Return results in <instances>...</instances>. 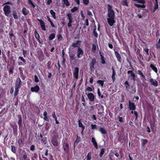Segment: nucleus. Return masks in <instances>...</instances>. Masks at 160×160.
<instances>
[{
  "label": "nucleus",
  "instance_id": "obj_51",
  "mask_svg": "<svg viewBox=\"0 0 160 160\" xmlns=\"http://www.w3.org/2000/svg\"><path fill=\"white\" fill-rule=\"evenodd\" d=\"M22 137H20L18 139V143L19 144V145L20 146L21 144L22 143Z\"/></svg>",
  "mask_w": 160,
  "mask_h": 160
},
{
  "label": "nucleus",
  "instance_id": "obj_55",
  "mask_svg": "<svg viewBox=\"0 0 160 160\" xmlns=\"http://www.w3.org/2000/svg\"><path fill=\"white\" fill-rule=\"evenodd\" d=\"M27 155L26 154H24L23 155V157L22 158L21 160H26L27 158Z\"/></svg>",
  "mask_w": 160,
  "mask_h": 160
},
{
  "label": "nucleus",
  "instance_id": "obj_58",
  "mask_svg": "<svg viewBox=\"0 0 160 160\" xmlns=\"http://www.w3.org/2000/svg\"><path fill=\"white\" fill-rule=\"evenodd\" d=\"M35 146L34 145H32L30 146V150L31 151H33L35 150Z\"/></svg>",
  "mask_w": 160,
  "mask_h": 160
},
{
  "label": "nucleus",
  "instance_id": "obj_30",
  "mask_svg": "<svg viewBox=\"0 0 160 160\" xmlns=\"http://www.w3.org/2000/svg\"><path fill=\"white\" fill-rule=\"evenodd\" d=\"M92 152H89L87 156H86V160H91L92 158Z\"/></svg>",
  "mask_w": 160,
  "mask_h": 160
},
{
  "label": "nucleus",
  "instance_id": "obj_37",
  "mask_svg": "<svg viewBox=\"0 0 160 160\" xmlns=\"http://www.w3.org/2000/svg\"><path fill=\"white\" fill-rule=\"evenodd\" d=\"M41 141L42 143L44 144H46L47 142V138L45 137L42 138L41 139Z\"/></svg>",
  "mask_w": 160,
  "mask_h": 160
},
{
  "label": "nucleus",
  "instance_id": "obj_28",
  "mask_svg": "<svg viewBox=\"0 0 160 160\" xmlns=\"http://www.w3.org/2000/svg\"><path fill=\"white\" fill-rule=\"evenodd\" d=\"M148 142V141L146 139H142L141 140L142 147H144Z\"/></svg>",
  "mask_w": 160,
  "mask_h": 160
},
{
  "label": "nucleus",
  "instance_id": "obj_21",
  "mask_svg": "<svg viewBox=\"0 0 160 160\" xmlns=\"http://www.w3.org/2000/svg\"><path fill=\"white\" fill-rule=\"evenodd\" d=\"M99 131L102 135H105L107 133V131L104 127H100Z\"/></svg>",
  "mask_w": 160,
  "mask_h": 160
},
{
  "label": "nucleus",
  "instance_id": "obj_14",
  "mask_svg": "<svg viewBox=\"0 0 160 160\" xmlns=\"http://www.w3.org/2000/svg\"><path fill=\"white\" fill-rule=\"evenodd\" d=\"M87 96L91 102H94L95 100V96L92 93H89L87 95Z\"/></svg>",
  "mask_w": 160,
  "mask_h": 160
},
{
  "label": "nucleus",
  "instance_id": "obj_6",
  "mask_svg": "<svg viewBox=\"0 0 160 160\" xmlns=\"http://www.w3.org/2000/svg\"><path fill=\"white\" fill-rule=\"evenodd\" d=\"M73 77L75 78L77 80L78 78L79 68L78 67H76L74 68L73 70Z\"/></svg>",
  "mask_w": 160,
  "mask_h": 160
},
{
  "label": "nucleus",
  "instance_id": "obj_54",
  "mask_svg": "<svg viewBox=\"0 0 160 160\" xmlns=\"http://www.w3.org/2000/svg\"><path fill=\"white\" fill-rule=\"evenodd\" d=\"M57 37L59 41L61 40L62 39V37L61 34H58L57 35Z\"/></svg>",
  "mask_w": 160,
  "mask_h": 160
},
{
  "label": "nucleus",
  "instance_id": "obj_16",
  "mask_svg": "<svg viewBox=\"0 0 160 160\" xmlns=\"http://www.w3.org/2000/svg\"><path fill=\"white\" fill-rule=\"evenodd\" d=\"M40 90V88L38 85L31 88V91L33 92H38Z\"/></svg>",
  "mask_w": 160,
  "mask_h": 160
},
{
  "label": "nucleus",
  "instance_id": "obj_36",
  "mask_svg": "<svg viewBox=\"0 0 160 160\" xmlns=\"http://www.w3.org/2000/svg\"><path fill=\"white\" fill-rule=\"evenodd\" d=\"M50 12L53 18L54 19H56V13L52 9L50 11Z\"/></svg>",
  "mask_w": 160,
  "mask_h": 160
},
{
  "label": "nucleus",
  "instance_id": "obj_2",
  "mask_svg": "<svg viewBox=\"0 0 160 160\" xmlns=\"http://www.w3.org/2000/svg\"><path fill=\"white\" fill-rule=\"evenodd\" d=\"M22 85V82L19 77H18L16 79L15 82V91L14 94L15 96H16L18 94L19 89Z\"/></svg>",
  "mask_w": 160,
  "mask_h": 160
},
{
  "label": "nucleus",
  "instance_id": "obj_23",
  "mask_svg": "<svg viewBox=\"0 0 160 160\" xmlns=\"http://www.w3.org/2000/svg\"><path fill=\"white\" fill-rule=\"evenodd\" d=\"M112 79L113 82L115 80L116 78L115 77V76L116 74V73L114 70V68L113 67H112Z\"/></svg>",
  "mask_w": 160,
  "mask_h": 160
},
{
  "label": "nucleus",
  "instance_id": "obj_27",
  "mask_svg": "<svg viewBox=\"0 0 160 160\" xmlns=\"http://www.w3.org/2000/svg\"><path fill=\"white\" fill-rule=\"evenodd\" d=\"M150 67L152 68V69L153 71H154V72L157 73L158 72V69L157 68L155 67L154 65H153V64H151L150 65Z\"/></svg>",
  "mask_w": 160,
  "mask_h": 160
},
{
  "label": "nucleus",
  "instance_id": "obj_29",
  "mask_svg": "<svg viewBox=\"0 0 160 160\" xmlns=\"http://www.w3.org/2000/svg\"><path fill=\"white\" fill-rule=\"evenodd\" d=\"M138 75L140 76V77L142 79H145V78L143 74L140 70L138 71Z\"/></svg>",
  "mask_w": 160,
  "mask_h": 160
},
{
  "label": "nucleus",
  "instance_id": "obj_48",
  "mask_svg": "<svg viewBox=\"0 0 160 160\" xmlns=\"http://www.w3.org/2000/svg\"><path fill=\"white\" fill-rule=\"evenodd\" d=\"M122 5L123 6H128V3L127 2V0H125L123 1L122 2Z\"/></svg>",
  "mask_w": 160,
  "mask_h": 160
},
{
  "label": "nucleus",
  "instance_id": "obj_4",
  "mask_svg": "<svg viewBox=\"0 0 160 160\" xmlns=\"http://www.w3.org/2000/svg\"><path fill=\"white\" fill-rule=\"evenodd\" d=\"M58 135L56 134L52 136L51 139V142L52 145L55 147L58 146Z\"/></svg>",
  "mask_w": 160,
  "mask_h": 160
},
{
  "label": "nucleus",
  "instance_id": "obj_1",
  "mask_svg": "<svg viewBox=\"0 0 160 160\" xmlns=\"http://www.w3.org/2000/svg\"><path fill=\"white\" fill-rule=\"evenodd\" d=\"M107 6L108 11L107 16L108 17L107 18V22L110 26H112L115 22V12L112 9V5L108 4Z\"/></svg>",
  "mask_w": 160,
  "mask_h": 160
},
{
  "label": "nucleus",
  "instance_id": "obj_34",
  "mask_svg": "<svg viewBox=\"0 0 160 160\" xmlns=\"http://www.w3.org/2000/svg\"><path fill=\"white\" fill-rule=\"evenodd\" d=\"M55 37V34L54 33H51L48 37V39L49 40H52Z\"/></svg>",
  "mask_w": 160,
  "mask_h": 160
},
{
  "label": "nucleus",
  "instance_id": "obj_52",
  "mask_svg": "<svg viewBox=\"0 0 160 160\" xmlns=\"http://www.w3.org/2000/svg\"><path fill=\"white\" fill-rule=\"evenodd\" d=\"M78 8L76 7H74L71 9V11L72 12H74L78 10Z\"/></svg>",
  "mask_w": 160,
  "mask_h": 160
},
{
  "label": "nucleus",
  "instance_id": "obj_15",
  "mask_svg": "<svg viewBox=\"0 0 160 160\" xmlns=\"http://www.w3.org/2000/svg\"><path fill=\"white\" fill-rule=\"evenodd\" d=\"M68 53L70 61H72L75 59L76 60V57L75 56V54L74 53L70 52H68Z\"/></svg>",
  "mask_w": 160,
  "mask_h": 160
},
{
  "label": "nucleus",
  "instance_id": "obj_5",
  "mask_svg": "<svg viewBox=\"0 0 160 160\" xmlns=\"http://www.w3.org/2000/svg\"><path fill=\"white\" fill-rule=\"evenodd\" d=\"M3 10L4 14L7 16H8L11 12V7L9 5H6L4 7Z\"/></svg>",
  "mask_w": 160,
  "mask_h": 160
},
{
  "label": "nucleus",
  "instance_id": "obj_24",
  "mask_svg": "<svg viewBox=\"0 0 160 160\" xmlns=\"http://www.w3.org/2000/svg\"><path fill=\"white\" fill-rule=\"evenodd\" d=\"M22 12L24 15H27L29 13V11L26 8L23 7L22 10Z\"/></svg>",
  "mask_w": 160,
  "mask_h": 160
},
{
  "label": "nucleus",
  "instance_id": "obj_35",
  "mask_svg": "<svg viewBox=\"0 0 160 160\" xmlns=\"http://www.w3.org/2000/svg\"><path fill=\"white\" fill-rule=\"evenodd\" d=\"M78 122L79 127L81 128L82 129H85V127L82 123L81 122V120H79Z\"/></svg>",
  "mask_w": 160,
  "mask_h": 160
},
{
  "label": "nucleus",
  "instance_id": "obj_10",
  "mask_svg": "<svg viewBox=\"0 0 160 160\" xmlns=\"http://www.w3.org/2000/svg\"><path fill=\"white\" fill-rule=\"evenodd\" d=\"M128 108L130 110L134 111L136 109V106L134 102H131L130 100L128 101Z\"/></svg>",
  "mask_w": 160,
  "mask_h": 160
},
{
  "label": "nucleus",
  "instance_id": "obj_60",
  "mask_svg": "<svg viewBox=\"0 0 160 160\" xmlns=\"http://www.w3.org/2000/svg\"><path fill=\"white\" fill-rule=\"evenodd\" d=\"M7 4V5H13V3L11 2L8 1L4 4L3 5V6H4V5Z\"/></svg>",
  "mask_w": 160,
  "mask_h": 160
},
{
  "label": "nucleus",
  "instance_id": "obj_3",
  "mask_svg": "<svg viewBox=\"0 0 160 160\" xmlns=\"http://www.w3.org/2000/svg\"><path fill=\"white\" fill-rule=\"evenodd\" d=\"M132 1H136L138 3H142V5H140L137 4H134V6L137 8H145L146 6L144 5L145 2L144 0H132Z\"/></svg>",
  "mask_w": 160,
  "mask_h": 160
},
{
  "label": "nucleus",
  "instance_id": "obj_22",
  "mask_svg": "<svg viewBox=\"0 0 160 160\" xmlns=\"http://www.w3.org/2000/svg\"><path fill=\"white\" fill-rule=\"evenodd\" d=\"M17 117L19 119L18 122V124L19 125V128L21 127L22 125V118L21 116L20 115H18Z\"/></svg>",
  "mask_w": 160,
  "mask_h": 160
},
{
  "label": "nucleus",
  "instance_id": "obj_13",
  "mask_svg": "<svg viewBox=\"0 0 160 160\" xmlns=\"http://www.w3.org/2000/svg\"><path fill=\"white\" fill-rule=\"evenodd\" d=\"M62 145L64 151L66 152H68L69 150V145L68 143H65L64 142L63 143Z\"/></svg>",
  "mask_w": 160,
  "mask_h": 160
},
{
  "label": "nucleus",
  "instance_id": "obj_57",
  "mask_svg": "<svg viewBox=\"0 0 160 160\" xmlns=\"http://www.w3.org/2000/svg\"><path fill=\"white\" fill-rule=\"evenodd\" d=\"M19 59L22 61L25 64H26V61L23 57L21 56L19 57L18 58V59Z\"/></svg>",
  "mask_w": 160,
  "mask_h": 160
},
{
  "label": "nucleus",
  "instance_id": "obj_63",
  "mask_svg": "<svg viewBox=\"0 0 160 160\" xmlns=\"http://www.w3.org/2000/svg\"><path fill=\"white\" fill-rule=\"evenodd\" d=\"M83 3L85 5H88L89 4V0H83Z\"/></svg>",
  "mask_w": 160,
  "mask_h": 160
},
{
  "label": "nucleus",
  "instance_id": "obj_45",
  "mask_svg": "<svg viewBox=\"0 0 160 160\" xmlns=\"http://www.w3.org/2000/svg\"><path fill=\"white\" fill-rule=\"evenodd\" d=\"M130 76L132 77V80L134 81H135L136 80V76L135 74L133 72L130 75Z\"/></svg>",
  "mask_w": 160,
  "mask_h": 160
},
{
  "label": "nucleus",
  "instance_id": "obj_32",
  "mask_svg": "<svg viewBox=\"0 0 160 160\" xmlns=\"http://www.w3.org/2000/svg\"><path fill=\"white\" fill-rule=\"evenodd\" d=\"M99 109L98 110L100 111V112H98V114H101L104 112V107L102 105L99 106Z\"/></svg>",
  "mask_w": 160,
  "mask_h": 160
},
{
  "label": "nucleus",
  "instance_id": "obj_17",
  "mask_svg": "<svg viewBox=\"0 0 160 160\" xmlns=\"http://www.w3.org/2000/svg\"><path fill=\"white\" fill-rule=\"evenodd\" d=\"M115 50V49H114ZM115 54L118 61L121 62L122 61L121 55L117 51H115Z\"/></svg>",
  "mask_w": 160,
  "mask_h": 160
},
{
  "label": "nucleus",
  "instance_id": "obj_42",
  "mask_svg": "<svg viewBox=\"0 0 160 160\" xmlns=\"http://www.w3.org/2000/svg\"><path fill=\"white\" fill-rule=\"evenodd\" d=\"M12 15L15 19H17L18 18V16L17 14V13L16 12H13Z\"/></svg>",
  "mask_w": 160,
  "mask_h": 160
},
{
  "label": "nucleus",
  "instance_id": "obj_62",
  "mask_svg": "<svg viewBox=\"0 0 160 160\" xmlns=\"http://www.w3.org/2000/svg\"><path fill=\"white\" fill-rule=\"evenodd\" d=\"M124 84L125 85L126 88L127 89H128V86H129V84L128 81H125V82Z\"/></svg>",
  "mask_w": 160,
  "mask_h": 160
},
{
  "label": "nucleus",
  "instance_id": "obj_19",
  "mask_svg": "<svg viewBox=\"0 0 160 160\" xmlns=\"http://www.w3.org/2000/svg\"><path fill=\"white\" fill-rule=\"evenodd\" d=\"M150 82L152 85L155 87H157L158 85V82L155 80H154L152 78L150 79Z\"/></svg>",
  "mask_w": 160,
  "mask_h": 160
},
{
  "label": "nucleus",
  "instance_id": "obj_40",
  "mask_svg": "<svg viewBox=\"0 0 160 160\" xmlns=\"http://www.w3.org/2000/svg\"><path fill=\"white\" fill-rule=\"evenodd\" d=\"M156 46L157 49H158L160 48V38L159 39L158 41L156 43Z\"/></svg>",
  "mask_w": 160,
  "mask_h": 160
},
{
  "label": "nucleus",
  "instance_id": "obj_46",
  "mask_svg": "<svg viewBox=\"0 0 160 160\" xmlns=\"http://www.w3.org/2000/svg\"><path fill=\"white\" fill-rule=\"evenodd\" d=\"M97 83L101 85L102 87H103L104 84V81L101 80H98L97 81Z\"/></svg>",
  "mask_w": 160,
  "mask_h": 160
},
{
  "label": "nucleus",
  "instance_id": "obj_53",
  "mask_svg": "<svg viewBox=\"0 0 160 160\" xmlns=\"http://www.w3.org/2000/svg\"><path fill=\"white\" fill-rule=\"evenodd\" d=\"M11 151L14 153H16V152L15 148L14 145L11 146Z\"/></svg>",
  "mask_w": 160,
  "mask_h": 160
},
{
  "label": "nucleus",
  "instance_id": "obj_7",
  "mask_svg": "<svg viewBox=\"0 0 160 160\" xmlns=\"http://www.w3.org/2000/svg\"><path fill=\"white\" fill-rule=\"evenodd\" d=\"M84 54V52L80 47H78L77 49L76 56L78 58H81Z\"/></svg>",
  "mask_w": 160,
  "mask_h": 160
},
{
  "label": "nucleus",
  "instance_id": "obj_11",
  "mask_svg": "<svg viewBox=\"0 0 160 160\" xmlns=\"http://www.w3.org/2000/svg\"><path fill=\"white\" fill-rule=\"evenodd\" d=\"M37 19L40 23L42 30L43 31H45L46 28L45 22L41 19L37 18Z\"/></svg>",
  "mask_w": 160,
  "mask_h": 160
},
{
  "label": "nucleus",
  "instance_id": "obj_39",
  "mask_svg": "<svg viewBox=\"0 0 160 160\" xmlns=\"http://www.w3.org/2000/svg\"><path fill=\"white\" fill-rule=\"evenodd\" d=\"M158 3H155V5L154 6L153 10V12H155L156 10L158 9Z\"/></svg>",
  "mask_w": 160,
  "mask_h": 160
},
{
  "label": "nucleus",
  "instance_id": "obj_18",
  "mask_svg": "<svg viewBox=\"0 0 160 160\" xmlns=\"http://www.w3.org/2000/svg\"><path fill=\"white\" fill-rule=\"evenodd\" d=\"M81 44V41H77L76 43H73L72 44V46L74 48L80 47Z\"/></svg>",
  "mask_w": 160,
  "mask_h": 160
},
{
  "label": "nucleus",
  "instance_id": "obj_41",
  "mask_svg": "<svg viewBox=\"0 0 160 160\" xmlns=\"http://www.w3.org/2000/svg\"><path fill=\"white\" fill-rule=\"evenodd\" d=\"M96 45L94 44H92V52H95L96 51Z\"/></svg>",
  "mask_w": 160,
  "mask_h": 160
},
{
  "label": "nucleus",
  "instance_id": "obj_59",
  "mask_svg": "<svg viewBox=\"0 0 160 160\" xmlns=\"http://www.w3.org/2000/svg\"><path fill=\"white\" fill-rule=\"evenodd\" d=\"M34 81L36 82H39V79L38 78V76L36 75H35L34 76Z\"/></svg>",
  "mask_w": 160,
  "mask_h": 160
},
{
  "label": "nucleus",
  "instance_id": "obj_31",
  "mask_svg": "<svg viewBox=\"0 0 160 160\" xmlns=\"http://www.w3.org/2000/svg\"><path fill=\"white\" fill-rule=\"evenodd\" d=\"M100 53L101 59V63L102 64H104L106 63V62L105 60L104 57L102 54H101L100 52Z\"/></svg>",
  "mask_w": 160,
  "mask_h": 160
},
{
  "label": "nucleus",
  "instance_id": "obj_33",
  "mask_svg": "<svg viewBox=\"0 0 160 160\" xmlns=\"http://www.w3.org/2000/svg\"><path fill=\"white\" fill-rule=\"evenodd\" d=\"M105 152V149L102 148L101 149L100 152L99 154V156L100 157H102V155Z\"/></svg>",
  "mask_w": 160,
  "mask_h": 160
},
{
  "label": "nucleus",
  "instance_id": "obj_44",
  "mask_svg": "<svg viewBox=\"0 0 160 160\" xmlns=\"http://www.w3.org/2000/svg\"><path fill=\"white\" fill-rule=\"evenodd\" d=\"M131 112L132 114H134V115H135V116L136 117L135 119L136 120L138 118V112L136 111H131Z\"/></svg>",
  "mask_w": 160,
  "mask_h": 160
},
{
  "label": "nucleus",
  "instance_id": "obj_47",
  "mask_svg": "<svg viewBox=\"0 0 160 160\" xmlns=\"http://www.w3.org/2000/svg\"><path fill=\"white\" fill-rule=\"evenodd\" d=\"M98 94L99 97H100L101 98H103V95H101V93L99 88L98 89Z\"/></svg>",
  "mask_w": 160,
  "mask_h": 160
},
{
  "label": "nucleus",
  "instance_id": "obj_9",
  "mask_svg": "<svg viewBox=\"0 0 160 160\" xmlns=\"http://www.w3.org/2000/svg\"><path fill=\"white\" fill-rule=\"evenodd\" d=\"M68 19L69 20L68 22V27H70L72 26V22L73 18L72 17V13H68L67 14Z\"/></svg>",
  "mask_w": 160,
  "mask_h": 160
},
{
  "label": "nucleus",
  "instance_id": "obj_8",
  "mask_svg": "<svg viewBox=\"0 0 160 160\" xmlns=\"http://www.w3.org/2000/svg\"><path fill=\"white\" fill-rule=\"evenodd\" d=\"M96 63V59L95 58H93L89 64V68L91 71H93L94 70V65Z\"/></svg>",
  "mask_w": 160,
  "mask_h": 160
},
{
  "label": "nucleus",
  "instance_id": "obj_50",
  "mask_svg": "<svg viewBox=\"0 0 160 160\" xmlns=\"http://www.w3.org/2000/svg\"><path fill=\"white\" fill-rule=\"evenodd\" d=\"M93 35L96 38H97L98 36V34L96 31V28L94 29L93 32Z\"/></svg>",
  "mask_w": 160,
  "mask_h": 160
},
{
  "label": "nucleus",
  "instance_id": "obj_64",
  "mask_svg": "<svg viewBox=\"0 0 160 160\" xmlns=\"http://www.w3.org/2000/svg\"><path fill=\"white\" fill-rule=\"evenodd\" d=\"M86 90L89 92H92V88L90 87H88L86 88Z\"/></svg>",
  "mask_w": 160,
  "mask_h": 160
},
{
  "label": "nucleus",
  "instance_id": "obj_12",
  "mask_svg": "<svg viewBox=\"0 0 160 160\" xmlns=\"http://www.w3.org/2000/svg\"><path fill=\"white\" fill-rule=\"evenodd\" d=\"M34 35L36 38L38 40L39 43L41 44H43V42L42 39H40V37L39 34L36 30L34 32Z\"/></svg>",
  "mask_w": 160,
  "mask_h": 160
},
{
  "label": "nucleus",
  "instance_id": "obj_38",
  "mask_svg": "<svg viewBox=\"0 0 160 160\" xmlns=\"http://www.w3.org/2000/svg\"><path fill=\"white\" fill-rule=\"evenodd\" d=\"M28 4L30 5L33 8H35V5L34 4L31 0H28Z\"/></svg>",
  "mask_w": 160,
  "mask_h": 160
},
{
  "label": "nucleus",
  "instance_id": "obj_61",
  "mask_svg": "<svg viewBox=\"0 0 160 160\" xmlns=\"http://www.w3.org/2000/svg\"><path fill=\"white\" fill-rule=\"evenodd\" d=\"M13 69L12 68H9V74H13Z\"/></svg>",
  "mask_w": 160,
  "mask_h": 160
},
{
  "label": "nucleus",
  "instance_id": "obj_56",
  "mask_svg": "<svg viewBox=\"0 0 160 160\" xmlns=\"http://www.w3.org/2000/svg\"><path fill=\"white\" fill-rule=\"evenodd\" d=\"M91 127L92 129H94L97 128V125L95 124H92L91 125Z\"/></svg>",
  "mask_w": 160,
  "mask_h": 160
},
{
  "label": "nucleus",
  "instance_id": "obj_49",
  "mask_svg": "<svg viewBox=\"0 0 160 160\" xmlns=\"http://www.w3.org/2000/svg\"><path fill=\"white\" fill-rule=\"evenodd\" d=\"M52 64V61H49L47 63V67L48 68V69H50L51 68V65Z\"/></svg>",
  "mask_w": 160,
  "mask_h": 160
},
{
  "label": "nucleus",
  "instance_id": "obj_25",
  "mask_svg": "<svg viewBox=\"0 0 160 160\" xmlns=\"http://www.w3.org/2000/svg\"><path fill=\"white\" fill-rule=\"evenodd\" d=\"M80 138L78 136V135H77L76 139L75 142H74V143L73 147H74V148H75V146L76 145H77L78 143L80 141Z\"/></svg>",
  "mask_w": 160,
  "mask_h": 160
},
{
  "label": "nucleus",
  "instance_id": "obj_43",
  "mask_svg": "<svg viewBox=\"0 0 160 160\" xmlns=\"http://www.w3.org/2000/svg\"><path fill=\"white\" fill-rule=\"evenodd\" d=\"M118 119V120L119 122H124V118H122V117H120L119 116Z\"/></svg>",
  "mask_w": 160,
  "mask_h": 160
},
{
  "label": "nucleus",
  "instance_id": "obj_26",
  "mask_svg": "<svg viewBox=\"0 0 160 160\" xmlns=\"http://www.w3.org/2000/svg\"><path fill=\"white\" fill-rule=\"evenodd\" d=\"M63 5H66V7H68L70 5V2L68 0H62Z\"/></svg>",
  "mask_w": 160,
  "mask_h": 160
},
{
  "label": "nucleus",
  "instance_id": "obj_20",
  "mask_svg": "<svg viewBox=\"0 0 160 160\" xmlns=\"http://www.w3.org/2000/svg\"><path fill=\"white\" fill-rule=\"evenodd\" d=\"M91 142L93 144V145L96 149H98V144L96 141V139L94 137H92L91 139Z\"/></svg>",
  "mask_w": 160,
  "mask_h": 160
}]
</instances>
